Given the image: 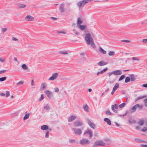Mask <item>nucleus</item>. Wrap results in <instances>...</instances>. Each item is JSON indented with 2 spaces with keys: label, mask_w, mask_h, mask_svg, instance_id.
Here are the masks:
<instances>
[{
  "label": "nucleus",
  "mask_w": 147,
  "mask_h": 147,
  "mask_svg": "<svg viewBox=\"0 0 147 147\" xmlns=\"http://www.w3.org/2000/svg\"><path fill=\"white\" fill-rule=\"evenodd\" d=\"M59 9L60 13H63L65 12V13L68 14L71 11L69 4L64 2L63 3L59 5Z\"/></svg>",
  "instance_id": "nucleus-1"
},
{
  "label": "nucleus",
  "mask_w": 147,
  "mask_h": 147,
  "mask_svg": "<svg viewBox=\"0 0 147 147\" xmlns=\"http://www.w3.org/2000/svg\"><path fill=\"white\" fill-rule=\"evenodd\" d=\"M85 39L87 44L90 45V44L91 47L93 48H95L96 47L93 39L90 34H88L86 35Z\"/></svg>",
  "instance_id": "nucleus-2"
},
{
  "label": "nucleus",
  "mask_w": 147,
  "mask_h": 147,
  "mask_svg": "<svg viewBox=\"0 0 147 147\" xmlns=\"http://www.w3.org/2000/svg\"><path fill=\"white\" fill-rule=\"evenodd\" d=\"M93 0H83L82 1L78 2L77 3V5L79 8L84 7L85 4L88 3L89 2H91Z\"/></svg>",
  "instance_id": "nucleus-3"
},
{
  "label": "nucleus",
  "mask_w": 147,
  "mask_h": 147,
  "mask_svg": "<svg viewBox=\"0 0 147 147\" xmlns=\"http://www.w3.org/2000/svg\"><path fill=\"white\" fill-rule=\"evenodd\" d=\"M105 143L102 140H98L95 141L93 146V147H97L98 146H105Z\"/></svg>",
  "instance_id": "nucleus-4"
},
{
  "label": "nucleus",
  "mask_w": 147,
  "mask_h": 147,
  "mask_svg": "<svg viewBox=\"0 0 147 147\" xmlns=\"http://www.w3.org/2000/svg\"><path fill=\"white\" fill-rule=\"evenodd\" d=\"M83 135L86 137H88L89 139H91L93 136V133L91 129H89L85 131Z\"/></svg>",
  "instance_id": "nucleus-5"
},
{
  "label": "nucleus",
  "mask_w": 147,
  "mask_h": 147,
  "mask_svg": "<svg viewBox=\"0 0 147 147\" xmlns=\"http://www.w3.org/2000/svg\"><path fill=\"white\" fill-rule=\"evenodd\" d=\"M90 143L89 140L86 138H83L80 140L79 143L82 145L84 146L86 145H89Z\"/></svg>",
  "instance_id": "nucleus-6"
},
{
  "label": "nucleus",
  "mask_w": 147,
  "mask_h": 147,
  "mask_svg": "<svg viewBox=\"0 0 147 147\" xmlns=\"http://www.w3.org/2000/svg\"><path fill=\"white\" fill-rule=\"evenodd\" d=\"M143 106L142 105H140L139 104H137L134 105L131 108V112H134L136 111L137 108H138L139 110L142 109Z\"/></svg>",
  "instance_id": "nucleus-7"
},
{
  "label": "nucleus",
  "mask_w": 147,
  "mask_h": 147,
  "mask_svg": "<svg viewBox=\"0 0 147 147\" xmlns=\"http://www.w3.org/2000/svg\"><path fill=\"white\" fill-rule=\"evenodd\" d=\"M58 76L59 74L57 72L53 73L52 74V76L49 78L48 80L49 81L54 80L57 79Z\"/></svg>",
  "instance_id": "nucleus-8"
},
{
  "label": "nucleus",
  "mask_w": 147,
  "mask_h": 147,
  "mask_svg": "<svg viewBox=\"0 0 147 147\" xmlns=\"http://www.w3.org/2000/svg\"><path fill=\"white\" fill-rule=\"evenodd\" d=\"M74 124L75 126L77 127L81 126L83 124V123L81 120H79L74 122Z\"/></svg>",
  "instance_id": "nucleus-9"
},
{
  "label": "nucleus",
  "mask_w": 147,
  "mask_h": 147,
  "mask_svg": "<svg viewBox=\"0 0 147 147\" xmlns=\"http://www.w3.org/2000/svg\"><path fill=\"white\" fill-rule=\"evenodd\" d=\"M72 130L74 131L75 134L76 135H79L82 134V130L80 128H73Z\"/></svg>",
  "instance_id": "nucleus-10"
},
{
  "label": "nucleus",
  "mask_w": 147,
  "mask_h": 147,
  "mask_svg": "<svg viewBox=\"0 0 147 147\" xmlns=\"http://www.w3.org/2000/svg\"><path fill=\"white\" fill-rule=\"evenodd\" d=\"M86 120L88 123L91 128L93 129H94L95 128V125L94 123H92L89 119L87 118L86 119Z\"/></svg>",
  "instance_id": "nucleus-11"
},
{
  "label": "nucleus",
  "mask_w": 147,
  "mask_h": 147,
  "mask_svg": "<svg viewBox=\"0 0 147 147\" xmlns=\"http://www.w3.org/2000/svg\"><path fill=\"white\" fill-rule=\"evenodd\" d=\"M34 19V18L33 17L30 15H27L24 18L25 20L28 21H32Z\"/></svg>",
  "instance_id": "nucleus-12"
},
{
  "label": "nucleus",
  "mask_w": 147,
  "mask_h": 147,
  "mask_svg": "<svg viewBox=\"0 0 147 147\" xmlns=\"http://www.w3.org/2000/svg\"><path fill=\"white\" fill-rule=\"evenodd\" d=\"M44 92L47 95L48 97L49 98H51L53 96L52 93L49 90H46Z\"/></svg>",
  "instance_id": "nucleus-13"
},
{
  "label": "nucleus",
  "mask_w": 147,
  "mask_h": 147,
  "mask_svg": "<svg viewBox=\"0 0 147 147\" xmlns=\"http://www.w3.org/2000/svg\"><path fill=\"white\" fill-rule=\"evenodd\" d=\"M47 88L46 83L43 82L41 84L40 90H42L45 89Z\"/></svg>",
  "instance_id": "nucleus-14"
},
{
  "label": "nucleus",
  "mask_w": 147,
  "mask_h": 147,
  "mask_svg": "<svg viewBox=\"0 0 147 147\" xmlns=\"http://www.w3.org/2000/svg\"><path fill=\"white\" fill-rule=\"evenodd\" d=\"M122 74V71L121 70H117L113 71V74L115 75H121Z\"/></svg>",
  "instance_id": "nucleus-15"
},
{
  "label": "nucleus",
  "mask_w": 147,
  "mask_h": 147,
  "mask_svg": "<svg viewBox=\"0 0 147 147\" xmlns=\"http://www.w3.org/2000/svg\"><path fill=\"white\" fill-rule=\"evenodd\" d=\"M76 118L77 117L75 116L71 115L68 118V121L69 122H71L74 121Z\"/></svg>",
  "instance_id": "nucleus-16"
},
{
  "label": "nucleus",
  "mask_w": 147,
  "mask_h": 147,
  "mask_svg": "<svg viewBox=\"0 0 147 147\" xmlns=\"http://www.w3.org/2000/svg\"><path fill=\"white\" fill-rule=\"evenodd\" d=\"M134 141L138 143L147 142L146 141L142 140L141 139L139 138H136L135 139Z\"/></svg>",
  "instance_id": "nucleus-17"
},
{
  "label": "nucleus",
  "mask_w": 147,
  "mask_h": 147,
  "mask_svg": "<svg viewBox=\"0 0 147 147\" xmlns=\"http://www.w3.org/2000/svg\"><path fill=\"white\" fill-rule=\"evenodd\" d=\"M49 127L47 125H44L41 127V129L43 130H45L48 129Z\"/></svg>",
  "instance_id": "nucleus-18"
},
{
  "label": "nucleus",
  "mask_w": 147,
  "mask_h": 147,
  "mask_svg": "<svg viewBox=\"0 0 147 147\" xmlns=\"http://www.w3.org/2000/svg\"><path fill=\"white\" fill-rule=\"evenodd\" d=\"M82 22L83 21L81 20V18L80 17L78 18L77 20L78 26H79V25H81V24L82 23Z\"/></svg>",
  "instance_id": "nucleus-19"
},
{
  "label": "nucleus",
  "mask_w": 147,
  "mask_h": 147,
  "mask_svg": "<svg viewBox=\"0 0 147 147\" xmlns=\"http://www.w3.org/2000/svg\"><path fill=\"white\" fill-rule=\"evenodd\" d=\"M129 77H130L131 81H135L136 80L135 75L133 74L130 75Z\"/></svg>",
  "instance_id": "nucleus-20"
},
{
  "label": "nucleus",
  "mask_w": 147,
  "mask_h": 147,
  "mask_svg": "<svg viewBox=\"0 0 147 147\" xmlns=\"http://www.w3.org/2000/svg\"><path fill=\"white\" fill-rule=\"evenodd\" d=\"M69 142L71 144H77L78 143L74 139H69Z\"/></svg>",
  "instance_id": "nucleus-21"
},
{
  "label": "nucleus",
  "mask_w": 147,
  "mask_h": 147,
  "mask_svg": "<svg viewBox=\"0 0 147 147\" xmlns=\"http://www.w3.org/2000/svg\"><path fill=\"white\" fill-rule=\"evenodd\" d=\"M106 63L102 61H100L98 63V65L100 66H102L106 65Z\"/></svg>",
  "instance_id": "nucleus-22"
},
{
  "label": "nucleus",
  "mask_w": 147,
  "mask_h": 147,
  "mask_svg": "<svg viewBox=\"0 0 147 147\" xmlns=\"http://www.w3.org/2000/svg\"><path fill=\"white\" fill-rule=\"evenodd\" d=\"M104 121L105 122H106L108 125H110L111 124V121L108 118H104Z\"/></svg>",
  "instance_id": "nucleus-23"
},
{
  "label": "nucleus",
  "mask_w": 147,
  "mask_h": 147,
  "mask_svg": "<svg viewBox=\"0 0 147 147\" xmlns=\"http://www.w3.org/2000/svg\"><path fill=\"white\" fill-rule=\"evenodd\" d=\"M26 6L25 4L18 3L17 4V7L18 8H24Z\"/></svg>",
  "instance_id": "nucleus-24"
},
{
  "label": "nucleus",
  "mask_w": 147,
  "mask_h": 147,
  "mask_svg": "<svg viewBox=\"0 0 147 147\" xmlns=\"http://www.w3.org/2000/svg\"><path fill=\"white\" fill-rule=\"evenodd\" d=\"M146 97V96H140L139 97L137 98H136V99L135 100V102H136L137 101L140 99L143 98L145 97Z\"/></svg>",
  "instance_id": "nucleus-25"
},
{
  "label": "nucleus",
  "mask_w": 147,
  "mask_h": 147,
  "mask_svg": "<svg viewBox=\"0 0 147 147\" xmlns=\"http://www.w3.org/2000/svg\"><path fill=\"white\" fill-rule=\"evenodd\" d=\"M144 121L143 120L141 119L138 122V124L141 126L143 125L144 123Z\"/></svg>",
  "instance_id": "nucleus-26"
},
{
  "label": "nucleus",
  "mask_w": 147,
  "mask_h": 147,
  "mask_svg": "<svg viewBox=\"0 0 147 147\" xmlns=\"http://www.w3.org/2000/svg\"><path fill=\"white\" fill-rule=\"evenodd\" d=\"M83 107L85 111L87 112L88 111V107L87 105H84Z\"/></svg>",
  "instance_id": "nucleus-27"
},
{
  "label": "nucleus",
  "mask_w": 147,
  "mask_h": 147,
  "mask_svg": "<svg viewBox=\"0 0 147 147\" xmlns=\"http://www.w3.org/2000/svg\"><path fill=\"white\" fill-rule=\"evenodd\" d=\"M128 123L130 124H131L132 123H136V121L134 120H132L131 119H129L128 120Z\"/></svg>",
  "instance_id": "nucleus-28"
},
{
  "label": "nucleus",
  "mask_w": 147,
  "mask_h": 147,
  "mask_svg": "<svg viewBox=\"0 0 147 147\" xmlns=\"http://www.w3.org/2000/svg\"><path fill=\"white\" fill-rule=\"evenodd\" d=\"M119 85L118 83H116V84L114 86L113 89V90L116 91V90L119 88Z\"/></svg>",
  "instance_id": "nucleus-29"
},
{
  "label": "nucleus",
  "mask_w": 147,
  "mask_h": 147,
  "mask_svg": "<svg viewBox=\"0 0 147 147\" xmlns=\"http://www.w3.org/2000/svg\"><path fill=\"white\" fill-rule=\"evenodd\" d=\"M30 115V113H27L23 117V119L24 120H26L27 119H28Z\"/></svg>",
  "instance_id": "nucleus-30"
},
{
  "label": "nucleus",
  "mask_w": 147,
  "mask_h": 147,
  "mask_svg": "<svg viewBox=\"0 0 147 147\" xmlns=\"http://www.w3.org/2000/svg\"><path fill=\"white\" fill-rule=\"evenodd\" d=\"M78 27H79L82 30H83L86 28V26L84 25H79V26Z\"/></svg>",
  "instance_id": "nucleus-31"
},
{
  "label": "nucleus",
  "mask_w": 147,
  "mask_h": 147,
  "mask_svg": "<svg viewBox=\"0 0 147 147\" xmlns=\"http://www.w3.org/2000/svg\"><path fill=\"white\" fill-rule=\"evenodd\" d=\"M99 51L101 53H102L103 54H106V51L103 49L101 47H100Z\"/></svg>",
  "instance_id": "nucleus-32"
},
{
  "label": "nucleus",
  "mask_w": 147,
  "mask_h": 147,
  "mask_svg": "<svg viewBox=\"0 0 147 147\" xmlns=\"http://www.w3.org/2000/svg\"><path fill=\"white\" fill-rule=\"evenodd\" d=\"M115 52L109 51L108 55L110 56H114L115 55Z\"/></svg>",
  "instance_id": "nucleus-33"
},
{
  "label": "nucleus",
  "mask_w": 147,
  "mask_h": 147,
  "mask_svg": "<svg viewBox=\"0 0 147 147\" xmlns=\"http://www.w3.org/2000/svg\"><path fill=\"white\" fill-rule=\"evenodd\" d=\"M22 67L24 69L26 70L28 68V67L25 64H23L22 65Z\"/></svg>",
  "instance_id": "nucleus-34"
},
{
  "label": "nucleus",
  "mask_w": 147,
  "mask_h": 147,
  "mask_svg": "<svg viewBox=\"0 0 147 147\" xmlns=\"http://www.w3.org/2000/svg\"><path fill=\"white\" fill-rule=\"evenodd\" d=\"M130 80V78L129 77H127L125 80V82L126 83H127L129 82Z\"/></svg>",
  "instance_id": "nucleus-35"
},
{
  "label": "nucleus",
  "mask_w": 147,
  "mask_h": 147,
  "mask_svg": "<svg viewBox=\"0 0 147 147\" xmlns=\"http://www.w3.org/2000/svg\"><path fill=\"white\" fill-rule=\"evenodd\" d=\"M44 109L47 110H49L50 109L49 105L47 104L45 106H44Z\"/></svg>",
  "instance_id": "nucleus-36"
},
{
  "label": "nucleus",
  "mask_w": 147,
  "mask_h": 147,
  "mask_svg": "<svg viewBox=\"0 0 147 147\" xmlns=\"http://www.w3.org/2000/svg\"><path fill=\"white\" fill-rule=\"evenodd\" d=\"M125 76L124 75H121L118 80L119 81H120L123 80L125 78Z\"/></svg>",
  "instance_id": "nucleus-37"
},
{
  "label": "nucleus",
  "mask_w": 147,
  "mask_h": 147,
  "mask_svg": "<svg viewBox=\"0 0 147 147\" xmlns=\"http://www.w3.org/2000/svg\"><path fill=\"white\" fill-rule=\"evenodd\" d=\"M59 53L60 54L63 55H67L68 54L67 51H60Z\"/></svg>",
  "instance_id": "nucleus-38"
},
{
  "label": "nucleus",
  "mask_w": 147,
  "mask_h": 147,
  "mask_svg": "<svg viewBox=\"0 0 147 147\" xmlns=\"http://www.w3.org/2000/svg\"><path fill=\"white\" fill-rule=\"evenodd\" d=\"M105 143H107V144H109L111 143V141L109 139H107L105 140Z\"/></svg>",
  "instance_id": "nucleus-39"
},
{
  "label": "nucleus",
  "mask_w": 147,
  "mask_h": 147,
  "mask_svg": "<svg viewBox=\"0 0 147 147\" xmlns=\"http://www.w3.org/2000/svg\"><path fill=\"white\" fill-rule=\"evenodd\" d=\"M108 70L107 68H105L102 70H101L100 71V74H102L104 72H105L106 71Z\"/></svg>",
  "instance_id": "nucleus-40"
},
{
  "label": "nucleus",
  "mask_w": 147,
  "mask_h": 147,
  "mask_svg": "<svg viewBox=\"0 0 147 147\" xmlns=\"http://www.w3.org/2000/svg\"><path fill=\"white\" fill-rule=\"evenodd\" d=\"M49 131H46V134L45 135V138H48L49 137Z\"/></svg>",
  "instance_id": "nucleus-41"
},
{
  "label": "nucleus",
  "mask_w": 147,
  "mask_h": 147,
  "mask_svg": "<svg viewBox=\"0 0 147 147\" xmlns=\"http://www.w3.org/2000/svg\"><path fill=\"white\" fill-rule=\"evenodd\" d=\"M6 77H2L0 78V82H3L6 80Z\"/></svg>",
  "instance_id": "nucleus-42"
},
{
  "label": "nucleus",
  "mask_w": 147,
  "mask_h": 147,
  "mask_svg": "<svg viewBox=\"0 0 147 147\" xmlns=\"http://www.w3.org/2000/svg\"><path fill=\"white\" fill-rule=\"evenodd\" d=\"M125 105V102H123L122 104L120 105L119 106V108H121L124 107Z\"/></svg>",
  "instance_id": "nucleus-43"
},
{
  "label": "nucleus",
  "mask_w": 147,
  "mask_h": 147,
  "mask_svg": "<svg viewBox=\"0 0 147 147\" xmlns=\"http://www.w3.org/2000/svg\"><path fill=\"white\" fill-rule=\"evenodd\" d=\"M114 105H112L111 106V109L112 111L114 112H115L116 113H117V110H115L114 109Z\"/></svg>",
  "instance_id": "nucleus-44"
},
{
  "label": "nucleus",
  "mask_w": 147,
  "mask_h": 147,
  "mask_svg": "<svg viewBox=\"0 0 147 147\" xmlns=\"http://www.w3.org/2000/svg\"><path fill=\"white\" fill-rule=\"evenodd\" d=\"M143 102L145 104V106L146 107H147V98L144 99V100Z\"/></svg>",
  "instance_id": "nucleus-45"
},
{
  "label": "nucleus",
  "mask_w": 147,
  "mask_h": 147,
  "mask_svg": "<svg viewBox=\"0 0 147 147\" xmlns=\"http://www.w3.org/2000/svg\"><path fill=\"white\" fill-rule=\"evenodd\" d=\"M106 114L107 115H112V113H111L109 110L105 112Z\"/></svg>",
  "instance_id": "nucleus-46"
},
{
  "label": "nucleus",
  "mask_w": 147,
  "mask_h": 147,
  "mask_svg": "<svg viewBox=\"0 0 147 147\" xmlns=\"http://www.w3.org/2000/svg\"><path fill=\"white\" fill-rule=\"evenodd\" d=\"M141 131L143 132H145L147 131V127H144L141 129Z\"/></svg>",
  "instance_id": "nucleus-47"
},
{
  "label": "nucleus",
  "mask_w": 147,
  "mask_h": 147,
  "mask_svg": "<svg viewBox=\"0 0 147 147\" xmlns=\"http://www.w3.org/2000/svg\"><path fill=\"white\" fill-rule=\"evenodd\" d=\"M73 32L74 33L75 35H78L79 34V33L78 32L76 31V30H75L74 29L73 30Z\"/></svg>",
  "instance_id": "nucleus-48"
},
{
  "label": "nucleus",
  "mask_w": 147,
  "mask_h": 147,
  "mask_svg": "<svg viewBox=\"0 0 147 147\" xmlns=\"http://www.w3.org/2000/svg\"><path fill=\"white\" fill-rule=\"evenodd\" d=\"M24 83V82L23 81H20L19 82H18L16 83V85H20L23 84Z\"/></svg>",
  "instance_id": "nucleus-49"
},
{
  "label": "nucleus",
  "mask_w": 147,
  "mask_h": 147,
  "mask_svg": "<svg viewBox=\"0 0 147 147\" xmlns=\"http://www.w3.org/2000/svg\"><path fill=\"white\" fill-rule=\"evenodd\" d=\"M121 41L122 42H125L126 43H128L130 42L131 41L129 40H121Z\"/></svg>",
  "instance_id": "nucleus-50"
},
{
  "label": "nucleus",
  "mask_w": 147,
  "mask_h": 147,
  "mask_svg": "<svg viewBox=\"0 0 147 147\" xmlns=\"http://www.w3.org/2000/svg\"><path fill=\"white\" fill-rule=\"evenodd\" d=\"M6 97H8L10 95L9 92L8 91H6Z\"/></svg>",
  "instance_id": "nucleus-51"
},
{
  "label": "nucleus",
  "mask_w": 147,
  "mask_h": 147,
  "mask_svg": "<svg viewBox=\"0 0 147 147\" xmlns=\"http://www.w3.org/2000/svg\"><path fill=\"white\" fill-rule=\"evenodd\" d=\"M44 96H43V94H41V97L39 99V101H41L44 99Z\"/></svg>",
  "instance_id": "nucleus-52"
},
{
  "label": "nucleus",
  "mask_w": 147,
  "mask_h": 147,
  "mask_svg": "<svg viewBox=\"0 0 147 147\" xmlns=\"http://www.w3.org/2000/svg\"><path fill=\"white\" fill-rule=\"evenodd\" d=\"M1 30L3 32H4L7 31V28H1Z\"/></svg>",
  "instance_id": "nucleus-53"
},
{
  "label": "nucleus",
  "mask_w": 147,
  "mask_h": 147,
  "mask_svg": "<svg viewBox=\"0 0 147 147\" xmlns=\"http://www.w3.org/2000/svg\"><path fill=\"white\" fill-rule=\"evenodd\" d=\"M55 92H58L59 91V89L58 88H54Z\"/></svg>",
  "instance_id": "nucleus-54"
},
{
  "label": "nucleus",
  "mask_w": 147,
  "mask_h": 147,
  "mask_svg": "<svg viewBox=\"0 0 147 147\" xmlns=\"http://www.w3.org/2000/svg\"><path fill=\"white\" fill-rule=\"evenodd\" d=\"M57 34H60V33H62L63 34H66V32L63 31H57Z\"/></svg>",
  "instance_id": "nucleus-55"
},
{
  "label": "nucleus",
  "mask_w": 147,
  "mask_h": 147,
  "mask_svg": "<svg viewBox=\"0 0 147 147\" xmlns=\"http://www.w3.org/2000/svg\"><path fill=\"white\" fill-rule=\"evenodd\" d=\"M132 59L134 60L139 61L140 60L139 59H138L137 57H133Z\"/></svg>",
  "instance_id": "nucleus-56"
},
{
  "label": "nucleus",
  "mask_w": 147,
  "mask_h": 147,
  "mask_svg": "<svg viewBox=\"0 0 147 147\" xmlns=\"http://www.w3.org/2000/svg\"><path fill=\"white\" fill-rule=\"evenodd\" d=\"M6 71V70H2L0 71V74H1L3 73H4Z\"/></svg>",
  "instance_id": "nucleus-57"
},
{
  "label": "nucleus",
  "mask_w": 147,
  "mask_h": 147,
  "mask_svg": "<svg viewBox=\"0 0 147 147\" xmlns=\"http://www.w3.org/2000/svg\"><path fill=\"white\" fill-rule=\"evenodd\" d=\"M114 107L116 109H118V106L117 104H115L114 105Z\"/></svg>",
  "instance_id": "nucleus-58"
},
{
  "label": "nucleus",
  "mask_w": 147,
  "mask_h": 147,
  "mask_svg": "<svg viewBox=\"0 0 147 147\" xmlns=\"http://www.w3.org/2000/svg\"><path fill=\"white\" fill-rule=\"evenodd\" d=\"M142 42L144 43H147V39H143Z\"/></svg>",
  "instance_id": "nucleus-59"
},
{
  "label": "nucleus",
  "mask_w": 147,
  "mask_h": 147,
  "mask_svg": "<svg viewBox=\"0 0 147 147\" xmlns=\"http://www.w3.org/2000/svg\"><path fill=\"white\" fill-rule=\"evenodd\" d=\"M51 18L53 20H56L57 19V18H55L53 17H52Z\"/></svg>",
  "instance_id": "nucleus-60"
},
{
  "label": "nucleus",
  "mask_w": 147,
  "mask_h": 147,
  "mask_svg": "<svg viewBox=\"0 0 147 147\" xmlns=\"http://www.w3.org/2000/svg\"><path fill=\"white\" fill-rule=\"evenodd\" d=\"M141 147H147V145L144 144H140V145Z\"/></svg>",
  "instance_id": "nucleus-61"
},
{
  "label": "nucleus",
  "mask_w": 147,
  "mask_h": 147,
  "mask_svg": "<svg viewBox=\"0 0 147 147\" xmlns=\"http://www.w3.org/2000/svg\"><path fill=\"white\" fill-rule=\"evenodd\" d=\"M108 74H109V77H110V76L112 74H113V71L111 72V73H108Z\"/></svg>",
  "instance_id": "nucleus-62"
},
{
  "label": "nucleus",
  "mask_w": 147,
  "mask_h": 147,
  "mask_svg": "<svg viewBox=\"0 0 147 147\" xmlns=\"http://www.w3.org/2000/svg\"><path fill=\"white\" fill-rule=\"evenodd\" d=\"M12 40L13 41H17L18 40V39H17L14 37H12Z\"/></svg>",
  "instance_id": "nucleus-63"
},
{
  "label": "nucleus",
  "mask_w": 147,
  "mask_h": 147,
  "mask_svg": "<svg viewBox=\"0 0 147 147\" xmlns=\"http://www.w3.org/2000/svg\"><path fill=\"white\" fill-rule=\"evenodd\" d=\"M5 94L3 93H1L0 94V95L2 96H5Z\"/></svg>",
  "instance_id": "nucleus-64"
}]
</instances>
